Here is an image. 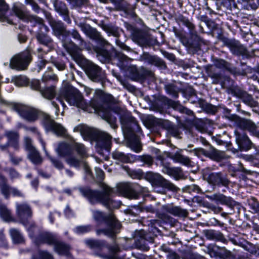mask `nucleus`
<instances>
[{
	"instance_id": "nucleus-28",
	"label": "nucleus",
	"mask_w": 259,
	"mask_h": 259,
	"mask_svg": "<svg viewBox=\"0 0 259 259\" xmlns=\"http://www.w3.org/2000/svg\"><path fill=\"white\" fill-rule=\"evenodd\" d=\"M112 158L118 162L122 163H133L137 161V156L132 154H125L119 150H115L112 153Z\"/></svg>"
},
{
	"instance_id": "nucleus-10",
	"label": "nucleus",
	"mask_w": 259,
	"mask_h": 259,
	"mask_svg": "<svg viewBox=\"0 0 259 259\" xmlns=\"http://www.w3.org/2000/svg\"><path fill=\"white\" fill-rule=\"evenodd\" d=\"M147 176L152 183L154 191L156 192L164 194L165 193V189L174 192L179 190L174 184L158 174L149 173Z\"/></svg>"
},
{
	"instance_id": "nucleus-1",
	"label": "nucleus",
	"mask_w": 259,
	"mask_h": 259,
	"mask_svg": "<svg viewBox=\"0 0 259 259\" xmlns=\"http://www.w3.org/2000/svg\"><path fill=\"white\" fill-rule=\"evenodd\" d=\"M94 108L99 116L106 121L113 129L118 127L117 118L114 114L119 115L123 132L126 139L127 146L136 153L142 151V145L139 137L137 135V133L141 132V128L130 113L124 109L111 104H104L99 107L94 105Z\"/></svg>"
},
{
	"instance_id": "nucleus-16",
	"label": "nucleus",
	"mask_w": 259,
	"mask_h": 259,
	"mask_svg": "<svg viewBox=\"0 0 259 259\" xmlns=\"http://www.w3.org/2000/svg\"><path fill=\"white\" fill-rule=\"evenodd\" d=\"M42 125L47 131H51L57 136L67 137L68 136L66 128L52 119L49 114L45 115Z\"/></svg>"
},
{
	"instance_id": "nucleus-49",
	"label": "nucleus",
	"mask_w": 259,
	"mask_h": 259,
	"mask_svg": "<svg viewBox=\"0 0 259 259\" xmlns=\"http://www.w3.org/2000/svg\"><path fill=\"white\" fill-rule=\"evenodd\" d=\"M10 232L12 238L15 243H21L24 241L23 236L18 230L12 229Z\"/></svg>"
},
{
	"instance_id": "nucleus-57",
	"label": "nucleus",
	"mask_w": 259,
	"mask_h": 259,
	"mask_svg": "<svg viewBox=\"0 0 259 259\" xmlns=\"http://www.w3.org/2000/svg\"><path fill=\"white\" fill-rule=\"evenodd\" d=\"M165 89L167 94L177 98L179 96L178 92L176 87L172 84H167L165 86Z\"/></svg>"
},
{
	"instance_id": "nucleus-15",
	"label": "nucleus",
	"mask_w": 259,
	"mask_h": 259,
	"mask_svg": "<svg viewBox=\"0 0 259 259\" xmlns=\"http://www.w3.org/2000/svg\"><path fill=\"white\" fill-rule=\"evenodd\" d=\"M77 65H96L87 59L82 54V50L72 41L64 47Z\"/></svg>"
},
{
	"instance_id": "nucleus-4",
	"label": "nucleus",
	"mask_w": 259,
	"mask_h": 259,
	"mask_svg": "<svg viewBox=\"0 0 259 259\" xmlns=\"http://www.w3.org/2000/svg\"><path fill=\"white\" fill-rule=\"evenodd\" d=\"M93 218L98 225L105 223L107 227L105 228L97 229L96 232L99 236L104 234L109 237L114 239L119 233L121 228V224L115 218L114 214L109 213L106 214L104 212L99 210H92Z\"/></svg>"
},
{
	"instance_id": "nucleus-26",
	"label": "nucleus",
	"mask_w": 259,
	"mask_h": 259,
	"mask_svg": "<svg viewBox=\"0 0 259 259\" xmlns=\"http://www.w3.org/2000/svg\"><path fill=\"white\" fill-rule=\"evenodd\" d=\"M72 248L71 246L64 242L59 240L58 239L54 245V251L59 255H64L68 257H72L70 252Z\"/></svg>"
},
{
	"instance_id": "nucleus-52",
	"label": "nucleus",
	"mask_w": 259,
	"mask_h": 259,
	"mask_svg": "<svg viewBox=\"0 0 259 259\" xmlns=\"http://www.w3.org/2000/svg\"><path fill=\"white\" fill-rule=\"evenodd\" d=\"M242 246L245 250L247 251L251 254H259L258 248L251 243L247 242L246 244L243 245Z\"/></svg>"
},
{
	"instance_id": "nucleus-47",
	"label": "nucleus",
	"mask_w": 259,
	"mask_h": 259,
	"mask_svg": "<svg viewBox=\"0 0 259 259\" xmlns=\"http://www.w3.org/2000/svg\"><path fill=\"white\" fill-rule=\"evenodd\" d=\"M218 255L222 259H238L229 250L224 247H217Z\"/></svg>"
},
{
	"instance_id": "nucleus-43",
	"label": "nucleus",
	"mask_w": 259,
	"mask_h": 259,
	"mask_svg": "<svg viewBox=\"0 0 259 259\" xmlns=\"http://www.w3.org/2000/svg\"><path fill=\"white\" fill-rule=\"evenodd\" d=\"M84 242L89 247L93 249H101L106 245V241L104 240L88 239L85 240Z\"/></svg>"
},
{
	"instance_id": "nucleus-20",
	"label": "nucleus",
	"mask_w": 259,
	"mask_h": 259,
	"mask_svg": "<svg viewBox=\"0 0 259 259\" xmlns=\"http://www.w3.org/2000/svg\"><path fill=\"white\" fill-rule=\"evenodd\" d=\"M32 61V56L28 49H25L14 55L9 65H29Z\"/></svg>"
},
{
	"instance_id": "nucleus-7",
	"label": "nucleus",
	"mask_w": 259,
	"mask_h": 259,
	"mask_svg": "<svg viewBox=\"0 0 259 259\" xmlns=\"http://www.w3.org/2000/svg\"><path fill=\"white\" fill-rule=\"evenodd\" d=\"M181 40L188 50L193 54H201L208 49L206 42L198 34L182 36Z\"/></svg>"
},
{
	"instance_id": "nucleus-23",
	"label": "nucleus",
	"mask_w": 259,
	"mask_h": 259,
	"mask_svg": "<svg viewBox=\"0 0 259 259\" xmlns=\"http://www.w3.org/2000/svg\"><path fill=\"white\" fill-rule=\"evenodd\" d=\"M243 130L240 128L235 132L236 141L240 150L246 151L251 148L252 142Z\"/></svg>"
},
{
	"instance_id": "nucleus-2",
	"label": "nucleus",
	"mask_w": 259,
	"mask_h": 259,
	"mask_svg": "<svg viewBox=\"0 0 259 259\" xmlns=\"http://www.w3.org/2000/svg\"><path fill=\"white\" fill-rule=\"evenodd\" d=\"M82 29L90 38L96 42V45L93 46V50L101 63L111 65H132L131 62L133 60L121 52L117 50L102 37L96 28L88 24L84 26Z\"/></svg>"
},
{
	"instance_id": "nucleus-27",
	"label": "nucleus",
	"mask_w": 259,
	"mask_h": 259,
	"mask_svg": "<svg viewBox=\"0 0 259 259\" xmlns=\"http://www.w3.org/2000/svg\"><path fill=\"white\" fill-rule=\"evenodd\" d=\"M206 197L211 201H214L222 204H225L230 207H233L236 204V201L233 200L232 198L227 197L221 193H215L211 195H207Z\"/></svg>"
},
{
	"instance_id": "nucleus-45",
	"label": "nucleus",
	"mask_w": 259,
	"mask_h": 259,
	"mask_svg": "<svg viewBox=\"0 0 259 259\" xmlns=\"http://www.w3.org/2000/svg\"><path fill=\"white\" fill-rule=\"evenodd\" d=\"M28 158L35 165H40L42 162V158L41 157L39 152L36 148L28 152Z\"/></svg>"
},
{
	"instance_id": "nucleus-41",
	"label": "nucleus",
	"mask_w": 259,
	"mask_h": 259,
	"mask_svg": "<svg viewBox=\"0 0 259 259\" xmlns=\"http://www.w3.org/2000/svg\"><path fill=\"white\" fill-rule=\"evenodd\" d=\"M0 217L5 222H14L12 212L7 206L4 204H0Z\"/></svg>"
},
{
	"instance_id": "nucleus-64",
	"label": "nucleus",
	"mask_w": 259,
	"mask_h": 259,
	"mask_svg": "<svg viewBox=\"0 0 259 259\" xmlns=\"http://www.w3.org/2000/svg\"><path fill=\"white\" fill-rule=\"evenodd\" d=\"M10 161L14 165L19 164L23 160L22 157L16 156L12 153H9Z\"/></svg>"
},
{
	"instance_id": "nucleus-12",
	"label": "nucleus",
	"mask_w": 259,
	"mask_h": 259,
	"mask_svg": "<svg viewBox=\"0 0 259 259\" xmlns=\"http://www.w3.org/2000/svg\"><path fill=\"white\" fill-rule=\"evenodd\" d=\"M53 34L61 40L64 47L71 42V32L67 30L66 26L61 21H52L50 22Z\"/></svg>"
},
{
	"instance_id": "nucleus-9",
	"label": "nucleus",
	"mask_w": 259,
	"mask_h": 259,
	"mask_svg": "<svg viewBox=\"0 0 259 259\" xmlns=\"http://www.w3.org/2000/svg\"><path fill=\"white\" fill-rule=\"evenodd\" d=\"M227 47L229 49L231 53L237 57L241 61H253L252 63L254 64L256 59L254 53L253 52H249L239 40L232 39Z\"/></svg>"
},
{
	"instance_id": "nucleus-39",
	"label": "nucleus",
	"mask_w": 259,
	"mask_h": 259,
	"mask_svg": "<svg viewBox=\"0 0 259 259\" xmlns=\"http://www.w3.org/2000/svg\"><path fill=\"white\" fill-rule=\"evenodd\" d=\"M9 9V6L5 1L0 0V20L4 22H7L9 24H13V21L6 15Z\"/></svg>"
},
{
	"instance_id": "nucleus-14",
	"label": "nucleus",
	"mask_w": 259,
	"mask_h": 259,
	"mask_svg": "<svg viewBox=\"0 0 259 259\" xmlns=\"http://www.w3.org/2000/svg\"><path fill=\"white\" fill-rule=\"evenodd\" d=\"M100 2L104 4L112 3L116 11H122L131 18L136 20L138 17L135 9L136 5L130 4L125 0H99Z\"/></svg>"
},
{
	"instance_id": "nucleus-5",
	"label": "nucleus",
	"mask_w": 259,
	"mask_h": 259,
	"mask_svg": "<svg viewBox=\"0 0 259 259\" xmlns=\"http://www.w3.org/2000/svg\"><path fill=\"white\" fill-rule=\"evenodd\" d=\"M79 190L92 204L101 203L109 209L117 208L119 206L118 202L110 198L109 195L112 192V189L107 186L103 187V192L89 188H80Z\"/></svg>"
},
{
	"instance_id": "nucleus-31",
	"label": "nucleus",
	"mask_w": 259,
	"mask_h": 259,
	"mask_svg": "<svg viewBox=\"0 0 259 259\" xmlns=\"http://www.w3.org/2000/svg\"><path fill=\"white\" fill-rule=\"evenodd\" d=\"M164 101L169 106L180 113L185 114L189 116H192L193 112L192 110L183 106L179 102L174 101L166 97L164 98Z\"/></svg>"
},
{
	"instance_id": "nucleus-55",
	"label": "nucleus",
	"mask_w": 259,
	"mask_h": 259,
	"mask_svg": "<svg viewBox=\"0 0 259 259\" xmlns=\"http://www.w3.org/2000/svg\"><path fill=\"white\" fill-rule=\"evenodd\" d=\"M137 160H140L149 166L152 165L153 163V158L149 155H143L138 157L137 156Z\"/></svg>"
},
{
	"instance_id": "nucleus-3",
	"label": "nucleus",
	"mask_w": 259,
	"mask_h": 259,
	"mask_svg": "<svg viewBox=\"0 0 259 259\" xmlns=\"http://www.w3.org/2000/svg\"><path fill=\"white\" fill-rule=\"evenodd\" d=\"M123 25L129 37L139 46L148 48L160 45L156 37H154L148 31L138 27L135 23L125 21Z\"/></svg>"
},
{
	"instance_id": "nucleus-51",
	"label": "nucleus",
	"mask_w": 259,
	"mask_h": 259,
	"mask_svg": "<svg viewBox=\"0 0 259 259\" xmlns=\"http://www.w3.org/2000/svg\"><path fill=\"white\" fill-rule=\"evenodd\" d=\"M23 128H24V130L26 131L31 132L33 134L37 136L38 140H39V141L40 142V143L43 145L44 149H45V143L43 141V140L41 138V135H40L39 132L38 131V129L36 127L24 126H23Z\"/></svg>"
},
{
	"instance_id": "nucleus-54",
	"label": "nucleus",
	"mask_w": 259,
	"mask_h": 259,
	"mask_svg": "<svg viewBox=\"0 0 259 259\" xmlns=\"http://www.w3.org/2000/svg\"><path fill=\"white\" fill-rule=\"evenodd\" d=\"M23 142L24 147L28 152L35 148L32 144V139L28 136L24 137Z\"/></svg>"
},
{
	"instance_id": "nucleus-19",
	"label": "nucleus",
	"mask_w": 259,
	"mask_h": 259,
	"mask_svg": "<svg viewBox=\"0 0 259 259\" xmlns=\"http://www.w3.org/2000/svg\"><path fill=\"white\" fill-rule=\"evenodd\" d=\"M92 136L99 147L107 151L110 150L112 137L109 134L102 131H95L92 133Z\"/></svg>"
},
{
	"instance_id": "nucleus-38",
	"label": "nucleus",
	"mask_w": 259,
	"mask_h": 259,
	"mask_svg": "<svg viewBox=\"0 0 259 259\" xmlns=\"http://www.w3.org/2000/svg\"><path fill=\"white\" fill-rule=\"evenodd\" d=\"M168 156L176 162H179L186 166L192 165V161L189 157L181 154L179 152L174 154H169Z\"/></svg>"
},
{
	"instance_id": "nucleus-36",
	"label": "nucleus",
	"mask_w": 259,
	"mask_h": 259,
	"mask_svg": "<svg viewBox=\"0 0 259 259\" xmlns=\"http://www.w3.org/2000/svg\"><path fill=\"white\" fill-rule=\"evenodd\" d=\"M207 157L216 161L227 158V155L224 151H219L212 146H210V149L208 150Z\"/></svg>"
},
{
	"instance_id": "nucleus-42",
	"label": "nucleus",
	"mask_w": 259,
	"mask_h": 259,
	"mask_svg": "<svg viewBox=\"0 0 259 259\" xmlns=\"http://www.w3.org/2000/svg\"><path fill=\"white\" fill-rule=\"evenodd\" d=\"M39 93L45 98L52 100L56 96V87L55 85H50L42 88L40 90Z\"/></svg>"
},
{
	"instance_id": "nucleus-22",
	"label": "nucleus",
	"mask_w": 259,
	"mask_h": 259,
	"mask_svg": "<svg viewBox=\"0 0 259 259\" xmlns=\"http://www.w3.org/2000/svg\"><path fill=\"white\" fill-rule=\"evenodd\" d=\"M87 75L95 81H99L105 77V73L99 66H81Z\"/></svg>"
},
{
	"instance_id": "nucleus-32",
	"label": "nucleus",
	"mask_w": 259,
	"mask_h": 259,
	"mask_svg": "<svg viewBox=\"0 0 259 259\" xmlns=\"http://www.w3.org/2000/svg\"><path fill=\"white\" fill-rule=\"evenodd\" d=\"M162 209L166 212L179 217H186L188 214L186 209H182L179 206H174L170 205H163Z\"/></svg>"
},
{
	"instance_id": "nucleus-25",
	"label": "nucleus",
	"mask_w": 259,
	"mask_h": 259,
	"mask_svg": "<svg viewBox=\"0 0 259 259\" xmlns=\"http://www.w3.org/2000/svg\"><path fill=\"white\" fill-rule=\"evenodd\" d=\"M233 93L235 96L240 98L245 104L251 107L257 106L258 103L254 100L252 96L246 92L236 88L233 90Z\"/></svg>"
},
{
	"instance_id": "nucleus-18",
	"label": "nucleus",
	"mask_w": 259,
	"mask_h": 259,
	"mask_svg": "<svg viewBox=\"0 0 259 259\" xmlns=\"http://www.w3.org/2000/svg\"><path fill=\"white\" fill-rule=\"evenodd\" d=\"M138 185L130 183H122L117 185V190L121 195L133 199H137L138 197Z\"/></svg>"
},
{
	"instance_id": "nucleus-60",
	"label": "nucleus",
	"mask_w": 259,
	"mask_h": 259,
	"mask_svg": "<svg viewBox=\"0 0 259 259\" xmlns=\"http://www.w3.org/2000/svg\"><path fill=\"white\" fill-rule=\"evenodd\" d=\"M48 158L51 161L53 165L56 168L59 169H62L64 167V165L62 162L58 159V158L53 157L50 155H47Z\"/></svg>"
},
{
	"instance_id": "nucleus-13",
	"label": "nucleus",
	"mask_w": 259,
	"mask_h": 259,
	"mask_svg": "<svg viewBox=\"0 0 259 259\" xmlns=\"http://www.w3.org/2000/svg\"><path fill=\"white\" fill-rule=\"evenodd\" d=\"M136 66H119L120 69L125 76H128L134 80H143L147 77L153 78L154 73L149 70H145L142 68L139 71Z\"/></svg>"
},
{
	"instance_id": "nucleus-6",
	"label": "nucleus",
	"mask_w": 259,
	"mask_h": 259,
	"mask_svg": "<svg viewBox=\"0 0 259 259\" xmlns=\"http://www.w3.org/2000/svg\"><path fill=\"white\" fill-rule=\"evenodd\" d=\"M59 98L67 101L70 105L76 106L85 110L87 104L83 99L80 92L76 89L66 86L62 88L60 91Z\"/></svg>"
},
{
	"instance_id": "nucleus-50",
	"label": "nucleus",
	"mask_w": 259,
	"mask_h": 259,
	"mask_svg": "<svg viewBox=\"0 0 259 259\" xmlns=\"http://www.w3.org/2000/svg\"><path fill=\"white\" fill-rule=\"evenodd\" d=\"M93 230V226L92 225H81L76 227L74 231L77 234H83L90 232Z\"/></svg>"
},
{
	"instance_id": "nucleus-21",
	"label": "nucleus",
	"mask_w": 259,
	"mask_h": 259,
	"mask_svg": "<svg viewBox=\"0 0 259 259\" xmlns=\"http://www.w3.org/2000/svg\"><path fill=\"white\" fill-rule=\"evenodd\" d=\"M236 122L237 126L241 130H247L253 136L259 138V127L257 126L250 120L235 117Z\"/></svg>"
},
{
	"instance_id": "nucleus-34",
	"label": "nucleus",
	"mask_w": 259,
	"mask_h": 259,
	"mask_svg": "<svg viewBox=\"0 0 259 259\" xmlns=\"http://www.w3.org/2000/svg\"><path fill=\"white\" fill-rule=\"evenodd\" d=\"M103 29L109 35H112L118 38L120 36L121 33L124 34V31L122 29L111 23L104 25Z\"/></svg>"
},
{
	"instance_id": "nucleus-63",
	"label": "nucleus",
	"mask_w": 259,
	"mask_h": 259,
	"mask_svg": "<svg viewBox=\"0 0 259 259\" xmlns=\"http://www.w3.org/2000/svg\"><path fill=\"white\" fill-rule=\"evenodd\" d=\"M55 7L56 9V11L59 14L62 16L66 13L68 12V10L66 8L65 4H61L59 6H57V5L55 4Z\"/></svg>"
},
{
	"instance_id": "nucleus-30",
	"label": "nucleus",
	"mask_w": 259,
	"mask_h": 259,
	"mask_svg": "<svg viewBox=\"0 0 259 259\" xmlns=\"http://www.w3.org/2000/svg\"><path fill=\"white\" fill-rule=\"evenodd\" d=\"M57 240L55 235L47 232L40 233L36 238L38 243L47 244L49 245H54Z\"/></svg>"
},
{
	"instance_id": "nucleus-35",
	"label": "nucleus",
	"mask_w": 259,
	"mask_h": 259,
	"mask_svg": "<svg viewBox=\"0 0 259 259\" xmlns=\"http://www.w3.org/2000/svg\"><path fill=\"white\" fill-rule=\"evenodd\" d=\"M35 36L39 44L47 47L49 48L53 47V41L52 39L47 34L42 32L41 30L37 32Z\"/></svg>"
},
{
	"instance_id": "nucleus-8",
	"label": "nucleus",
	"mask_w": 259,
	"mask_h": 259,
	"mask_svg": "<svg viewBox=\"0 0 259 259\" xmlns=\"http://www.w3.org/2000/svg\"><path fill=\"white\" fill-rule=\"evenodd\" d=\"M12 108L23 119L29 122H34L40 118L42 123L45 115H47L35 108L21 104H15Z\"/></svg>"
},
{
	"instance_id": "nucleus-58",
	"label": "nucleus",
	"mask_w": 259,
	"mask_h": 259,
	"mask_svg": "<svg viewBox=\"0 0 259 259\" xmlns=\"http://www.w3.org/2000/svg\"><path fill=\"white\" fill-rule=\"evenodd\" d=\"M12 13L20 19L24 20L26 18V14L18 6H14L12 8Z\"/></svg>"
},
{
	"instance_id": "nucleus-11",
	"label": "nucleus",
	"mask_w": 259,
	"mask_h": 259,
	"mask_svg": "<svg viewBox=\"0 0 259 259\" xmlns=\"http://www.w3.org/2000/svg\"><path fill=\"white\" fill-rule=\"evenodd\" d=\"M204 180L213 187L223 186L228 188L231 181L228 179L226 175L222 172H214L209 171L208 168L203 170Z\"/></svg>"
},
{
	"instance_id": "nucleus-44",
	"label": "nucleus",
	"mask_w": 259,
	"mask_h": 259,
	"mask_svg": "<svg viewBox=\"0 0 259 259\" xmlns=\"http://www.w3.org/2000/svg\"><path fill=\"white\" fill-rule=\"evenodd\" d=\"M65 161L70 166L79 168L82 165V163L84 162V159L80 157L79 156L73 155L72 154L66 158Z\"/></svg>"
},
{
	"instance_id": "nucleus-17",
	"label": "nucleus",
	"mask_w": 259,
	"mask_h": 259,
	"mask_svg": "<svg viewBox=\"0 0 259 259\" xmlns=\"http://www.w3.org/2000/svg\"><path fill=\"white\" fill-rule=\"evenodd\" d=\"M16 213L20 223L25 226L29 224L33 214L31 206L26 202L16 203Z\"/></svg>"
},
{
	"instance_id": "nucleus-59",
	"label": "nucleus",
	"mask_w": 259,
	"mask_h": 259,
	"mask_svg": "<svg viewBox=\"0 0 259 259\" xmlns=\"http://www.w3.org/2000/svg\"><path fill=\"white\" fill-rule=\"evenodd\" d=\"M11 188L12 187L8 183L0 188L2 194L4 195L6 199H8L10 198Z\"/></svg>"
},
{
	"instance_id": "nucleus-46",
	"label": "nucleus",
	"mask_w": 259,
	"mask_h": 259,
	"mask_svg": "<svg viewBox=\"0 0 259 259\" xmlns=\"http://www.w3.org/2000/svg\"><path fill=\"white\" fill-rule=\"evenodd\" d=\"M72 148L74 150L80 157L83 159L88 157L87 151L85 146L81 143L74 142Z\"/></svg>"
},
{
	"instance_id": "nucleus-48",
	"label": "nucleus",
	"mask_w": 259,
	"mask_h": 259,
	"mask_svg": "<svg viewBox=\"0 0 259 259\" xmlns=\"http://www.w3.org/2000/svg\"><path fill=\"white\" fill-rule=\"evenodd\" d=\"M31 259H55L53 255L46 250H38L37 256L33 255Z\"/></svg>"
},
{
	"instance_id": "nucleus-29",
	"label": "nucleus",
	"mask_w": 259,
	"mask_h": 259,
	"mask_svg": "<svg viewBox=\"0 0 259 259\" xmlns=\"http://www.w3.org/2000/svg\"><path fill=\"white\" fill-rule=\"evenodd\" d=\"M139 60L149 65H166L160 58L156 55H152L148 52H143L140 55Z\"/></svg>"
},
{
	"instance_id": "nucleus-33",
	"label": "nucleus",
	"mask_w": 259,
	"mask_h": 259,
	"mask_svg": "<svg viewBox=\"0 0 259 259\" xmlns=\"http://www.w3.org/2000/svg\"><path fill=\"white\" fill-rule=\"evenodd\" d=\"M56 151L60 156L67 158L72 154L73 148L68 143L61 142L58 144Z\"/></svg>"
},
{
	"instance_id": "nucleus-40",
	"label": "nucleus",
	"mask_w": 259,
	"mask_h": 259,
	"mask_svg": "<svg viewBox=\"0 0 259 259\" xmlns=\"http://www.w3.org/2000/svg\"><path fill=\"white\" fill-rule=\"evenodd\" d=\"M205 236L209 240L220 241L223 242L227 241L223 234L219 231L212 230H206L205 231Z\"/></svg>"
},
{
	"instance_id": "nucleus-61",
	"label": "nucleus",
	"mask_w": 259,
	"mask_h": 259,
	"mask_svg": "<svg viewBox=\"0 0 259 259\" xmlns=\"http://www.w3.org/2000/svg\"><path fill=\"white\" fill-rule=\"evenodd\" d=\"M184 25L187 27L189 31V35H192V34H197V32L195 30V25L190 22L188 19L185 20L183 22Z\"/></svg>"
},
{
	"instance_id": "nucleus-37",
	"label": "nucleus",
	"mask_w": 259,
	"mask_h": 259,
	"mask_svg": "<svg viewBox=\"0 0 259 259\" xmlns=\"http://www.w3.org/2000/svg\"><path fill=\"white\" fill-rule=\"evenodd\" d=\"M105 247L108 249L110 253V254L106 255L97 253H96V255L106 259H116V255L120 251V249L118 245L116 244L112 245H108L106 243Z\"/></svg>"
},
{
	"instance_id": "nucleus-56",
	"label": "nucleus",
	"mask_w": 259,
	"mask_h": 259,
	"mask_svg": "<svg viewBox=\"0 0 259 259\" xmlns=\"http://www.w3.org/2000/svg\"><path fill=\"white\" fill-rule=\"evenodd\" d=\"M32 20L35 24H38L40 31L42 29H44L46 31H49V28L45 25L44 20L42 18H40L38 16H34L32 17Z\"/></svg>"
},
{
	"instance_id": "nucleus-53",
	"label": "nucleus",
	"mask_w": 259,
	"mask_h": 259,
	"mask_svg": "<svg viewBox=\"0 0 259 259\" xmlns=\"http://www.w3.org/2000/svg\"><path fill=\"white\" fill-rule=\"evenodd\" d=\"M215 32L217 33V37L218 39L221 40L223 42L224 45L226 47L232 40V39H230L227 37H226L223 34L222 29L220 28H219V29H217Z\"/></svg>"
},
{
	"instance_id": "nucleus-62",
	"label": "nucleus",
	"mask_w": 259,
	"mask_h": 259,
	"mask_svg": "<svg viewBox=\"0 0 259 259\" xmlns=\"http://www.w3.org/2000/svg\"><path fill=\"white\" fill-rule=\"evenodd\" d=\"M171 176L174 177L177 180L182 178L183 177L182 170L180 168L174 167Z\"/></svg>"
},
{
	"instance_id": "nucleus-24",
	"label": "nucleus",
	"mask_w": 259,
	"mask_h": 259,
	"mask_svg": "<svg viewBox=\"0 0 259 259\" xmlns=\"http://www.w3.org/2000/svg\"><path fill=\"white\" fill-rule=\"evenodd\" d=\"M4 136L10 146L16 151L20 149V134L18 131L7 130L5 132Z\"/></svg>"
}]
</instances>
